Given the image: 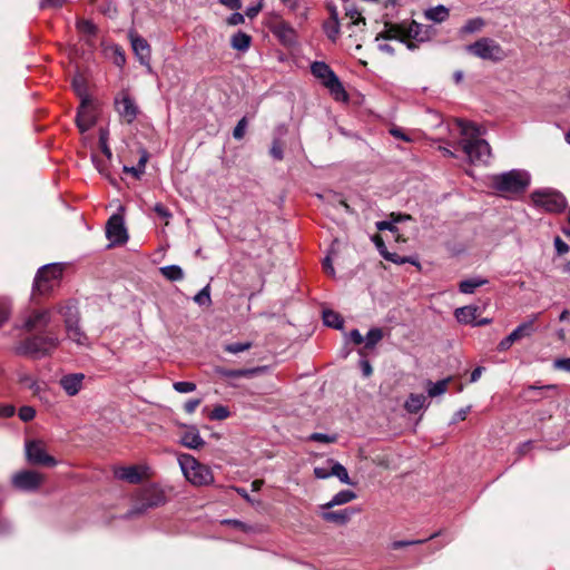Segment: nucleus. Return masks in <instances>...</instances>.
I'll return each instance as SVG.
<instances>
[{
    "label": "nucleus",
    "mask_w": 570,
    "mask_h": 570,
    "mask_svg": "<svg viewBox=\"0 0 570 570\" xmlns=\"http://www.w3.org/2000/svg\"><path fill=\"white\" fill-rule=\"evenodd\" d=\"M462 139L459 141L469 161L474 165H485L491 157V148L481 136L484 130L474 122L458 120Z\"/></svg>",
    "instance_id": "nucleus-1"
},
{
    "label": "nucleus",
    "mask_w": 570,
    "mask_h": 570,
    "mask_svg": "<svg viewBox=\"0 0 570 570\" xmlns=\"http://www.w3.org/2000/svg\"><path fill=\"white\" fill-rule=\"evenodd\" d=\"M383 39H394L406 43L410 50H414L416 45L412 41H428L429 30L423 24L414 20H404L400 23H385L383 32L380 35Z\"/></svg>",
    "instance_id": "nucleus-2"
},
{
    "label": "nucleus",
    "mask_w": 570,
    "mask_h": 570,
    "mask_svg": "<svg viewBox=\"0 0 570 570\" xmlns=\"http://www.w3.org/2000/svg\"><path fill=\"white\" fill-rule=\"evenodd\" d=\"M58 344V335L49 330L21 341L16 350L20 355L39 358L53 351Z\"/></svg>",
    "instance_id": "nucleus-3"
},
{
    "label": "nucleus",
    "mask_w": 570,
    "mask_h": 570,
    "mask_svg": "<svg viewBox=\"0 0 570 570\" xmlns=\"http://www.w3.org/2000/svg\"><path fill=\"white\" fill-rule=\"evenodd\" d=\"M531 176L524 169H512L492 177V187L501 193L521 194L530 185Z\"/></svg>",
    "instance_id": "nucleus-4"
},
{
    "label": "nucleus",
    "mask_w": 570,
    "mask_h": 570,
    "mask_svg": "<svg viewBox=\"0 0 570 570\" xmlns=\"http://www.w3.org/2000/svg\"><path fill=\"white\" fill-rule=\"evenodd\" d=\"M178 463L185 478L194 485H207L213 482L214 476L208 466L199 463L190 454H180Z\"/></svg>",
    "instance_id": "nucleus-5"
},
{
    "label": "nucleus",
    "mask_w": 570,
    "mask_h": 570,
    "mask_svg": "<svg viewBox=\"0 0 570 570\" xmlns=\"http://www.w3.org/2000/svg\"><path fill=\"white\" fill-rule=\"evenodd\" d=\"M63 266L58 263L47 264L40 267L33 282V292L47 294L52 291L62 276Z\"/></svg>",
    "instance_id": "nucleus-6"
},
{
    "label": "nucleus",
    "mask_w": 570,
    "mask_h": 570,
    "mask_svg": "<svg viewBox=\"0 0 570 570\" xmlns=\"http://www.w3.org/2000/svg\"><path fill=\"white\" fill-rule=\"evenodd\" d=\"M531 198L535 206L542 207L547 212L551 213H560L567 206L564 196L561 193L549 188L534 190L531 194Z\"/></svg>",
    "instance_id": "nucleus-7"
},
{
    "label": "nucleus",
    "mask_w": 570,
    "mask_h": 570,
    "mask_svg": "<svg viewBox=\"0 0 570 570\" xmlns=\"http://www.w3.org/2000/svg\"><path fill=\"white\" fill-rule=\"evenodd\" d=\"M166 502V495L163 489L157 485H150L142 490L137 503L129 512V517L145 513L148 509L157 508Z\"/></svg>",
    "instance_id": "nucleus-8"
},
{
    "label": "nucleus",
    "mask_w": 570,
    "mask_h": 570,
    "mask_svg": "<svg viewBox=\"0 0 570 570\" xmlns=\"http://www.w3.org/2000/svg\"><path fill=\"white\" fill-rule=\"evenodd\" d=\"M466 50L481 59L500 61L505 58L502 47L491 38H481L466 47Z\"/></svg>",
    "instance_id": "nucleus-9"
},
{
    "label": "nucleus",
    "mask_w": 570,
    "mask_h": 570,
    "mask_svg": "<svg viewBox=\"0 0 570 570\" xmlns=\"http://www.w3.org/2000/svg\"><path fill=\"white\" fill-rule=\"evenodd\" d=\"M26 456L29 463L36 465L55 466L57 461L46 452L42 441L31 440L26 442Z\"/></svg>",
    "instance_id": "nucleus-10"
},
{
    "label": "nucleus",
    "mask_w": 570,
    "mask_h": 570,
    "mask_svg": "<svg viewBox=\"0 0 570 570\" xmlns=\"http://www.w3.org/2000/svg\"><path fill=\"white\" fill-rule=\"evenodd\" d=\"M51 309H31L24 315L22 327L28 332H41L51 324Z\"/></svg>",
    "instance_id": "nucleus-11"
},
{
    "label": "nucleus",
    "mask_w": 570,
    "mask_h": 570,
    "mask_svg": "<svg viewBox=\"0 0 570 570\" xmlns=\"http://www.w3.org/2000/svg\"><path fill=\"white\" fill-rule=\"evenodd\" d=\"M97 114V104L94 99L80 101L76 117V124L80 132H86L95 126Z\"/></svg>",
    "instance_id": "nucleus-12"
},
{
    "label": "nucleus",
    "mask_w": 570,
    "mask_h": 570,
    "mask_svg": "<svg viewBox=\"0 0 570 570\" xmlns=\"http://www.w3.org/2000/svg\"><path fill=\"white\" fill-rule=\"evenodd\" d=\"M11 482L17 490L33 492L42 483V475L36 471L22 470L12 475Z\"/></svg>",
    "instance_id": "nucleus-13"
},
{
    "label": "nucleus",
    "mask_w": 570,
    "mask_h": 570,
    "mask_svg": "<svg viewBox=\"0 0 570 570\" xmlns=\"http://www.w3.org/2000/svg\"><path fill=\"white\" fill-rule=\"evenodd\" d=\"M320 82L330 91L331 96L341 102L348 101V95L336 73H314Z\"/></svg>",
    "instance_id": "nucleus-14"
},
{
    "label": "nucleus",
    "mask_w": 570,
    "mask_h": 570,
    "mask_svg": "<svg viewBox=\"0 0 570 570\" xmlns=\"http://www.w3.org/2000/svg\"><path fill=\"white\" fill-rule=\"evenodd\" d=\"M538 318V315H534L532 320L524 322L520 324L517 328H514L507 337H504L499 344H498V351L503 352L509 350L513 343L517 341L529 337L534 332V321Z\"/></svg>",
    "instance_id": "nucleus-15"
},
{
    "label": "nucleus",
    "mask_w": 570,
    "mask_h": 570,
    "mask_svg": "<svg viewBox=\"0 0 570 570\" xmlns=\"http://www.w3.org/2000/svg\"><path fill=\"white\" fill-rule=\"evenodd\" d=\"M106 236L112 245H120L127 242L128 234L120 215H112L106 226Z\"/></svg>",
    "instance_id": "nucleus-16"
},
{
    "label": "nucleus",
    "mask_w": 570,
    "mask_h": 570,
    "mask_svg": "<svg viewBox=\"0 0 570 570\" xmlns=\"http://www.w3.org/2000/svg\"><path fill=\"white\" fill-rule=\"evenodd\" d=\"M116 110L119 116L128 124L132 122L137 116V107L131 98L122 94L120 97L115 99Z\"/></svg>",
    "instance_id": "nucleus-17"
},
{
    "label": "nucleus",
    "mask_w": 570,
    "mask_h": 570,
    "mask_svg": "<svg viewBox=\"0 0 570 570\" xmlns=\"http://www.w3.org/2000/svg\"><path fill=\"white\" fill-rule=\"evenodd\" d=\"M85 377L82 373L66 374L61 376L59 385L68 396H75L81 391Z\"/></svg>",
    "instance_id": "nucleus-18"
},
{
    "label": "nucleus",
    "mask_w": 570,
    "mask_h": 570,
    "mask_svg": "<svg viewBox=\"0 0 570 570\" xmlns=\"http://www.w3.org/2000/svg\"><path fill=\"white\" fill-rule=\"evenodd\" d=\"M129 38L136 56L142 65H147L150 56V49L147 40L135 32H130Z\"/></svg>",
    "instance_id": "nucleus-19"
},
{
    "label": "nucleus",
    "mask_w": 570,
    "mask_h": 570,
    "mask_svg": "<svg viewBox=\"0 0 570 570\" xmlns=\"http://www.w3.org/2000/svg\"><path fill=\"white\" fill-rule=\"evenodd\" d=\"M71 86L80 101L92 99L90 96V82L85 73H75Z\"/></svg>",
    "instance_id": "nucleus-20"
},
{
    "label": "nucleus",
    "mask_w": 570,
    "mask_h": 570,
    "mask_svg": "<svg viewBox=\"0 0 570 570\" xmlns=\"http://www.w3.org/2000/svg\"><path fill=\"white\" fill-rule=\"evenodd\" d=\"M67 337L78 345L86 346L89 344V338L81 330L79 321L65 324Z\"/></svg>",
    "instance_id": "nucleus-21"
},
{
    "label": "nucleus",
    "mask_w": 570,
    "mask_h": 570,
    "mask_svg": "<svg viewBox=\"0 0 570 570\" xmlns=\"http://www.w3.org/2000/svg\"><path fill=\"white\" fill-rule=\"evenodd\" d=\"M77 30L81 39H83L90 47L95 46L97 27L90 20H79L77 22Z\"/></svg>",
    "instance_id": "nucleus-22"
},
{
    "label": "nucleus",
    "mask_w": 570,
    "mask_h": 570,
    "mask_svg": "<svg viewBox=\"0 0 570 570\" xmlns=\"http://www.w3.org/2000/svg\"><path fill=\"white\" fill-rule=\"evenodd\" d=\"M115 476L119 480L127 481L129 483L136 484L141 480V474L137 466H118L115 469Z\"/></svg>",
    "instance_id": "nucleus-23"
},
{
    "label": "nucleus",
    "mask_w": 570,
    "mask_h": 570,
    "mask_svg": "<svg viewBox=\"0 0 570 570\" xmlns=\"http://www.w3.org/2000/svg\"><path fill=\"white\" fill-rule=\"evenodd\" d=\"M354 514V510L351 508L340 510V511H325L322 513V518L327 522H333L336 524H346L352 515Z\"/></svg>",
    "instance_id": "nucleus-24"
},
{
    "label": "nucleus",
    "mask_w": 570,
    "mask_h": 570,
    "mask_svg": "<svg viewBox=\"0 0 570 570\" xmlns=\"http://www.w3.org/2000/svg\"><path fill=\"white\" fill-rule=\"evenodd\" d=\"M56 311L63 317L65 324L79 321V312L75 302L67 301L56 307Z\"/></svg>",
    "instance_id": "nucleus-25"
},
{
    "label": "nucleus",
    "mask_w": 570,
    "mask_h": 570,
    "mask_svg": "<svg viewBox=\"0 0 570 570\" xmlns=\"http://www.w3.org/2000/svg\"><path fill=\"white\" fill-rule=\"evenodd\" d=\"M480 309L478 306L468 305L455 309L454 315L458 322L463 324H474Z\"/></svg>",
    "instance_id": "nucleus-26"
},
{
    "label": "nucleus",
    "mask_w": 570,
    "mask_h": 570,
    "mask_svg": "<svg viewBox=\"0 0 570 570\" xmlns=\"http://www.w3.org/2000/svg\"><path fill=\"white\" fill-rule=\"evenodd\" d=\"M181 443L188 449L197 450L204 446L205 441L202 439L197 429L191 428L183 434Z\"/></svg>",
    "instance_id": "nucleus-27"
},
{
    "label": "nucleus",
    "mask_w": 570,
    "mask_h": 570,
    "mask_svg": "<svg viewBox=\"0 0 570 570\" xmlns=\"http://www.w3.org/2000/svg\"><path fill=\"white\" fill-rule=\"evenodd\" d=\"M356 498V493L351 490H342L337 492L330 502L322 505L323 509H331L335 505H342L353 501Z\"/></svg>",
    "instance_id": "nucleus-28"
},
{
    "label": "nucleus",
    "mask_w": 570,
    "mask_h": 570,
    "mask_svg": "<svg viewBox=\"0 0 570 570\" xmlns=\"http://www.w3.org/2000/svg\"><path fill=\"white\" fill-rule=\"evenodd\" d=\"M449 17V9L442 4L430 8L425 11V18L433 22H443Z\"/></svg>",
    "instance_id": "nucleus-29"
},
{
    "label": "nucleus",
    "mask_w": 570,
    "mask_h": 570,
    "mask_svg": "<svg viewBox=\"0 0 570 570\" xmlns=\"http://www.w3.org/2000/svg\"><path fill=\"white\" fill-rule=\"evenodd\" d=\"M426 402V396L423 394H411L405 401V409L410 413H417L421 409L424 407Z\"/></svg>",
    "instance_id": "nucleus-30"
},
{
    "label": "nucleus",
    "mask_w": 570,
    "mask_h": 570,
    "mask_svg": "<svg viewBox=\"0 0 570 570\" xmlns=\"http://www.w3.org/2000/svg\"><path fill=\"white\" fill-rule=\"evenodd\" d=\"M327 464L331 465L332 476H336L344 484H351V485L354 484L350 480L347 470L341 463L335 462L333 460H328Z\"/></svg>",
    "instance_id": "nucleus-31"
},
{
    "label": "nucleus",
    "mask_w": 570,
    "mask_h": 570,
    "mask_svg": "<svg viewBox=\"0 0 570 570\" xmlns=\"http://www.w3.org/2000/svg\"><path fill=\"white\" fill-rule=\"evenodd\" d=\"M324 31L331 40H335L340 32L338 17L335 10H332V17L324 22Z\"/></svg>",
    "instance_id": "nucleus-32"
},
{
    "label": "nucleus",
    "mask_w": 570,
    "mask_h": 570,
    "mask_svg": "<svg viewBox=\"0 0 570 570\" xmlns=\"http://www.w3.org/2000/svg\"><path fill=\"white\" fill-rule=\"evenodd\" d=\"M296 66L301 69L309 68V71L313 72H323V71H332L331 67L324 61H311L308 59L298 60Z\"/></svg>",
    "instance_id": "nucleus-33"
},
{
    "label": "nucleus",
    "mask_w": 570,
    "mask_h": 570,
    "mask_svg": "<svg viewBox=\"0 0 570 570\" xmlns=\"http://www.w3.org/2000/svg\"><path fill=\"white\" fill-rule=\"evenodd\" d=\"M250 40V36L243 31H238L232 37L230 43L234 49L245 51L249 48Z\"/></svg>",
    "instance_id": "nucleus-34"
},
{
    "label": "nucleus",
    "mask_w": 570,
    "mask_h": 570,
    "mask_svg": "<svg viewBox=\"0 0 570 570\" xmlns=\"http://www.w3.org/2000/svg\"><path fill=\"white\" fill-rule=\"evenodd\" d=\"M487 283H488V281L484 278H469V279L462 281L459 284V289L463 294H472V293H474V291L478 287H480Z\"/></svg>",
    "instance_id": "nucleus-35"
},
{
    "label": "nucleus",
    "mask_w": 570,
    "mask_h": 570,
    "mask_svg": "<svg viewBox=\"0 0 570 570\" xmlns=\"http://www.w3.org/2000/svg\"><path fill=\"white\" fill-rule=\"evenodd\" d=\"M147 160L148 154L144 151L138 160V164L131 167L124 166V171L130 173L135 178L139 179L141 175L145 173Z\"/></svg>",
    "instance_id": "nucleus-36"
},
{
    "label": "nucleus",
    "mask_w": 570,
    "mask_h": 570,
    "mask_svg": "<svg viewBox=\"0 0 570 570\" xmlns=\"http://www.w3.org/2000/svg\"><path fill=\"white\" fill-rule=\"evenodd\" d=\"M323 322L326 326L333 327V328H342L344 321L341 317V315L334 311L325 309L323 312Z\"/></svg>",
    "instance_id": "nucleus-37"
},
{
    "label": "nucleus",
    "mask_w": 570,
    "mask_h": 570,
    "mask_svg": "<svg viewBox=\"0 0 570 570\" xmlns=\"http://www.w3.org/2000/svg\"><path fill=\"white\" fill-rule=\"evenodd\" d=\"M383 338V331L379 327L371 328L364 338L365 350H372Z\"/></svg>",
    "instance_id": "nucleus-38"
},
{
    "label": "nucleus",
    "mask_w": 570,
    "mask_h": 570,
    "mask_svg": "<svg viewBox=\"0 0 570 570\" xmlns=\"http://www.w3.org/2000/svg\"><path fill=\"white\" fill-rule=\"evenodd\" d=\"M161 274L169 281H180L184 272L178 265H168L160 268Z\"/></svg>",
    "instance_id": "nucleus-39"
},
{
    "label": "nucleus",
    "mask_w": 570,
    "mask_h": 570,
    "mask_svg": "<svg viewBox=\"0 0 570 570\" xmlns=\"http://www.w3.org/2000/svg\"><path fill=\"white\" fill-rule=\"evenodd\" d=\"M450 379L438 381L436 383L429 382L428 394L430 397L439 396L445 393Z\"/></svg>",
    "instance_id": "nucleus-40"
},
{
    "label": "nucleus",
    "mask_w": 570,
    "mask_h": 570,
    "mask_svg": "<svg viewBox=\"0 0 570 570\" xmlns=\"http://www.w3.org/2000/svg\"><path fill=\"white\" fill-rule=\"evenodd\" d=\"M485 26V22L482 18H473L465 22L462 27V32L464 35H470L480 31Z\"/></svg>",
    "instance_id": "nucleus-41"
},
{
    "label": "nucleus",
    "mask_w": 570,
    "mask_h": 570,
    "mask_svg": "<svg viewBox=\"0 0 570 570\" xmlns=\"http://www.w3.org/2000/svg\"><path fill=\"white\" fill-rule=\"evenodd\" d=\"M381 255L392 263H395L397 265H403L405 263L416 264L415 261L412 257L406 256H400L396 253H391L389 250H381Z\"/></svg>",
    "instance_id": "nucleus-42"
},
{
    "label": "nucleus",
    "mask_w": 570,
    "mask_h": 570,
    "mask_svg": "<svg viewBox=\"0 0 570 570\" xmlns=\"http://www.w3.org/2000/svg\"><path fill=\"white\" fill-rule=\"evenodd\" d=\"M195 303H197L199 306H209L212 303L210 299V287L209 285H206L204 288H202L195 296H194Z\"/></svg>",
    "instance_id": "nucleus-43"
},
{
    "label": "nucleus",
    "mask_w": 570,
    "mask_h": 570,
    "mask_svg": "<svg viewBox=\"0 0 570 570\" xmlns=\"http://www.w3.org/2000/svg\"><path fill=\"white\" fill-rule=\"evenodd\" d=\"M257 370H219L218 373L225 377H243L256 373Z\"/></svg>",
    "instance_id": "nucleus-44"
},
{
    "label": "nucleus",
    "mask_w": 570,
    "mask_h": 570,
    "mask_svg": "<svg viewBox=\"0 0 570 570\" xmlns=\"http://www.w3.org/2000/svg\"><path fill=\"white\" fill-rule=\"evenodd\" d=\"M230 415L228 407L224 405H217L209 413V419L214 421H222L227 419Z\"/></svg>",
    "instance_id": "nucleus-45"
},
{
    "label": "nucleus",
    "mask_w": 570,
    "mask_h": 570,
    "mask_svg": "<svg viewBox=\"0 0 570 570\" xmlns=\"http://www.w3.org/2000/svg\"><path fill=\"white\" fill-rule=\"evenodd\" d=\"M252 347L250 342H237L230 343L225 346V351L232 354H238L240 352H245Z\"/></svg>",
    "instance_id": "nucleus-46"
},
{
    "label": "nucleus",
    "mask_w": 570,
    "mask_h": 570,
    "mask_svg": "<svg viewBox=\"0 0 570 570\" xmlns=\"http://www.w3.org/2000/svg\"><path fill=\"white\" fill-rule=\"evenodd\" d=\"M308 440L321 443H334L337 441V435L315 432L308 436Z\"/></svg>",
    "instance_id": "nucleus-47"
},
{
    "label": "nucleus",
    "mask_w": 570,
    "mask_h": 570,
    "mask_svg": "<svg viewBox=\"0 0 570 570\" xmlns=\"http://www.w3.org/2000/svg\"><path fill=\"white\" fill-rule=\"evenodd\" d=\"M246 128H247V118L246 117H243L238 122L237 125L235 126L234 130H233V137L236 139V140H240L244 138L245 136V131H246Z\"/></svg>",
    "instance_id": "nucleus-48"
},
{
    "label": "nucleus",
    "mask_w": 570,
    "mask_h": 570,
    "mask_svg": "<svg viewBox=\"0 0 570 570\" xmlns=\"http://www.w3.org/2000/svg\"><path fill=\"white\" fill-rule=\"evenodd\" d=\"M173 386L178 393H190L196 390L195 383L186 381L175 382Z\"/></svg>",
    "instance_id": "nucleus-49"
},
{
    "label": "nucleus",
    "mask_w": 570,
    "mask_h": 570,
    "mask_svg": "<svg viewBox=\"0 0 570 570\" xmlns=\"http://www.w3.org/2000/svg\"><path fill=\"white\" fill-rule=\"evenodd\" d=\"M36 415V410L31 406H22L20 407L19 410V417L23 421V422H29L31 421Z\"/></svg>",
    "instance_id": "nucleus-50"
},
{
    "label": "nucleus",
    "mask_w": 570,
    "mask_h": 570,
    "mask_svg": "<svg viewBox=\"0 0 570 570\" xmlns=\"http://www.w3.org/2000/svg\"><path fill=\"white\" fill-rule=\"evenodd\" d=\"M346 16H348L352 20V23L357 26L360 23L365 24V19L355 8L347 9Z\"/></svg>",
    "instance_id": "nucleus-51"
},
{
    "label": "nucleus",
    "mask_w": 570,
    "mask_h": 570,
    "mask_svg": "<svg viewBox=\"0 0 570 570\" xmlns=\"http://www.w3.org/2000/svg\"><path fill=\"white\" fill-rule=\"evenodd\" d=\"M271 156L276 160H282L284 157L283 147L278 140H274L269 150Z\"/></svg>",
    "instance_id": "nucleus-52"
},
{
    "label": "nucleus",
    "mask_w": 570,
    "mask_h": 570,
    "mask_svg": "<svg viewBox=\"0 0 570 570\" xmlns=\"http://www.w3.org/2000/svg\"><path fill=\"white\" fill-rule=\"evenodd\" d=\"M375 226L379 230H390L392 233L397 232V228L395 227V223L392 218L390 220L376 222Z\"/></svg>",
    "instance_id": "nucleus-53"
},
{
    "label": "nucleus",
    "mask_w": 570,
    "mask_h": 570,
    "mask_svg": "<svg viewBox=\"0 0 570 570\" xmlns=\"http://www.w3.org/2000/svg\"><path fill=\"white\" fill-rule=\"evenodd\" d=\"M10 313V304L6 299L0 301V326L8 320Z\"/></svg>",
    "instance_id": "nucleus-54"
},
{
    "label": "nucleus",
    "mask_w": 570,
    "mask_h": 570,
    "mask_svg": "<svg viewBox=\"0 0 570 570\" xmlns=\"http://www.w3.org/2000/svg\"><path fill=\"white\" fill-rule=\"evenodd\" d=\"M314 475L317 479H327V478L332 476L331 465H328V466H315L314 468Z\"/></svg>",
    "instance_id": "nucleus-55"
},
{
    "label": "nucleus",
    "mask_w": 570,
    "mask_h": 570,
    "mask_svg": "<svg viewBox=\"0 0 570 570\" xmlns=\"http://www.w3.org/2000/svg\"><path fill=\"white\" fill-rule=\"evenodd\" d=\"M554 368L570 372V357L557 358L553 363Z\"/></svg>",
    "instance_id": "nucleus-56"
},
{
    "label": "nucleus",
    "mask_w": 570,
    "mask_h": 570,
    "mask_svg": "<svg viewBox=\"0 0 570 570\" xmlns=\"http://www.w3.org/2000/svg\"><path fill=\"white\" fill-rule=\"evenodd\" d=\"M390 134H391L393 137L397 138V139H402V140L407 141V142H409V141H412V138H411L409 135H406V134H405L401 128H399V127H392V128L390 129Z\"/></svg>",
    "instance_id": "nucleus-57"
},
{
    "label": "nucleus",
    "mask_w": 570,
    "mask_h": 570,
    "mask_svg": "<svg viewBox=\"0 0 570 570\" xmlns=\"http://www.w3.org/2000/svg\"><path fill=\"white\" fill-rule=\"evenodd\" d=\"M245 21V18L242 13L239 12H234L232 13L228 18H227V23L229 26H238V24H242L244 23Z\"/></svg>",
    "instance_id": "nucleus-58"
},
{
    "label": "nucleus",
    "mask_w": 570,
    "mask_h": 570,
    "mask_svg": "<svg viewBox=\"0 0 570 570\" xmlns=\"http://www.w3.org/2000/svg\"><path fill=\"white\" fill-rule=\"evenodd\" d=\"M554 247L559 255H563L569 252V246L560 238H554Z\"/></svg>",
    "instance_id": "nucleus-59"
},
{
    "label": "nucleus",
    "mask_w": 570,
    "mask_h": 570,
    "mask_svg": "<svg viewBox=\"0 0 570 570\" xmlns=\"http://www.w3.org/2000/svg\"><path fill=\"white\" fill-rule=\"evenodd\" d=\"M16 412V409L11 404H2L0 405V416L1 417H11Z\"/></svg>",
    "instance_id": "nucleus-60"
},
{
    "label": "nucleus",
    "mask_w": 570,
    "mask_h": 570,
    "mask_svg": "<svg viewBox=\"0 0 570 570\" xmlns=\"http://www.w3.org/2000/svg\"><path fill=\"white\" fill-rule=\"evenodd\" d=\"M220 4L230 10H239L242 8V0H218Z\"/></svg>",
    "instance_id": "nucleus-61"
},
{
    "label": "nucleus",
    "mask_w": 570,
    "mask_h": 570,
    "mask_svg": "<svg viewBox=\"0 0 570 570\" xmlns=\"http://www.w3.org/2000/svg\"><path fill=\"white\" fill-rule=\"evenodd\" d=\"M348 337L350 340L356 344V345H360L362 343H364V337L363 335L361 334V332L358 330H352L348 334Z\"/></svg>",
    "instance_id": "nucleus-62"
},
{
    "label": "nucleus",
    "mask_w": 570,
    "mask_h": 570,
    "mask_svg": "<svg viewBox=\"0 0 570 570\" xmlns=\"http://www.w3.org/2000/svg\"><path fill=\"white\" fill-rule=\"evenodd\" d=\"M200 400L199 399H193V400H189L185 403L184 405V409L187 413L191 414L195 412V410L198 407V405L200 404Z\"/></svg>",
    "instance_id": "nucleus-63"
},
{
    "label": "nucleus",
    "mask_w": 570,
    "mask_h": 570,
    "mask_svg": "<svg viewBox=\"0 0 570 570\" xmlns=\"http://www.w3.org/2000/svg\"><path fill=\"white\" fill-rule=\"evenodd\" d=\"M154 210L161 218H169L171 216L169 210L161 204H156Z\"/></svg>",
    "instance_id": "nucleus-64"
}]
</instances>
